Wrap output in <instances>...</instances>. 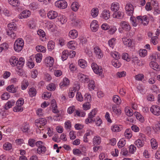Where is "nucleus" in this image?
<instances>
[{
	"label": "nucleus",
	"instance_id": "nucleus-28",
	"mask_svg": "<svg viewBox=\"0 0 160 160\" xmlns=\"http://www.w3.org/2000/svg\"><path fill=\"white\" fill-rule=\"evenodd\" d=\"M8 28L9 29V30L12 31V30L16 31L17 28V26L16 23L14 22H12L8 24Z\"/></svg>",
	"mask_w": 160,
	"mask_h": 160
},
{
	"label": "nucleus",
	"instance_id": "nucleus-33",
	"mask_svg": "<svg viewBox=\"0 0 160 160\" xmlns=\"http://www.w3.org/2000/svg\"><path fill=\"white\" fill-rule=\"evenodd\" d=\"M134 115L136 116L137 119L139 120L141 122H143L144 119L143 117L140 114L137 112H135L134 113Z\"/></svg>",
	"mask_w": 160,
	"mask_h": 160
},
{
	"label": "nucleus",
	"instance_id": "nucleus-44",
	"mask_svg": "<svg viewBox=\"0 0 160 160\" xmlns=\"http://www.w3.org/2000/svg\"><path fill=\"white\" fill-rule=\"evenodd\" d=\"M12 148V144L8 142L5 143L3 145V149L7 151L10 150Z\"/></svg>",
	"mask_w": 160,
	"mask_h": 160
},
{
	"label": "nucleus",
	"instance_id": "nucleus-16",
	"mask_svg": "<svg viewBox=\"0 0 160 160\" xmlns=\"http://www.w3.org/2000/svg\"><path fill=\"white\" fill-rule=\"evenodd\" d=\"M90 27L92 31L95 32L97 31L98 28L97 21L96 20L93 21L91 24Z\"/></svg>",
	"mask_w": 160,
	"mask_h": 160
},
{
	"label": "nucleus",
	"instance_id": "nucleus-26",
	"mask_svg": "<svg viewBox=\"0 0 160 160\" xmlns=\"http://www.w3.org/2000/svg\"><path fill=\"white\" fill-rule=\"evenodd\" d=\"M122 41L124 45L127 47H130L132 44V41L129 38L124 37L122 38Z\"/></svg>",
	"mask_w": 160,
	"mask_h": 160
},
{
	"label": "nucleus",
	"instance_id": "nucleus-34",
	"mask_svg": "<svg viewBox=\"0 0 160 160\" xmlns=\"http://www.w3.org/2000/svg\"><path fill=\"white\" fill-rule=\"evenodd\" d=\"M98 12L99 10L97 8H93L91 12V15L93 18H95L98 15Z\"/></svg>",
	"mask_w": 160,
	"mask_h": 160
},
{
	"label": "nucleus",
	"instance_id": "nucleus-56",
	"mask_svg": "<svg viewBox=\"0 0 160 160\" xmlns=\"http://www.w3.org/2000/svg\"><path fill=\"white\" fill-rule=\"evenodd\" d=\"M125 112L128 116L130 117L133 115V112L132 110L129 109L128 107H126L125 109Z\"/></svg>",
	"mask_w": 160,
	"mask_h": 160
},
{
	"label": "nucleus",
	"instance_id": "nucleus-17",
	"mask_svg": "<svg viewBox=\"0 0 160 160\" xmlns=\"http://www.w3.org/2000/svg\"><path fill=\"white\" fill-rule=\"evenodd\" d=\"M119 4L117 2H113L112 3L111 5V9L112 11L116 12L118 11L120 8Z\"/></svg>",
	"mask_w": 160,
	"mask_h": 160
},
{
	"label": "nucleus",
	"instance_id": "nucleus-39",
	"mask_svg": "<svg viewBox=\"0 0 160 160\" xmlns=\"http://www.w3.org/2000/svg\"><path fill=\"white\" fill-rule=\"evenodd\" d=\"M7 90L9 92L14 93L16 92L17 89L13 84L9 85L7 88Z\"/></svg>",
	"mask_w": 160,
	"mask_h": 160
},
{
	"label": "nucleus",
	"instance_id": "nucleus-7",
	"mask_svg": "<svg viewBox=\"0 0 160 160\" xmlns=\"http://www.w3.org/2000/svg\"><path fill=\"white\" fill-rule=\"evenodd\" d=\"M150 111L156 116L160 115V107L158 105H152L150 108Z\"/></svg>",
	"mask_w": 160,
	"mask_h": 160
},
{
	"label": "nucleus",
	"instance_id": "nucleus-57",
	"mask_svg": "<svg viewBox=\"0 0 160 160\" xmlns=\"http://www.w3.org/2000/svg\"><path fill=\"white\" fill-rule=\"evenodd\" d=\"M7 34L13 39H14L16 38V35L15 33L13 32L12 31L10 30H8L7 31Z\"/></svg>",
	"mask_w": 160,
	"mask_h": 160
},
{
	"label": "nucleus",
	"instance_id": "nucleus-13",
	"mask_svg": "<svg viewBox=\"0 0 160 160\" xmlns=\"http://www.w3.org/2000/svg\"><path fill=\"white\" fill-rule=\"evenodd\" d=\"M31 15V12L29 10H24L23 11L19 16L20 19L26 18L30 16Z\"/></svg>",
	"mask_w": 160,
	"mask_h": 160
},
{
	"label": "nucleus",
	"instance_id": "nucleus-5",
	"mask_svg": "<svg viewBox=\"0 0 160 160\" xmlns=\"http://www.w3.org/2000/svg\"><path fill=\"white\" fill-rule=\"evenodd\" d=\"M119 25L122 29V32L123 31H129L131 28L130 25L128 23L125 21H122L119 23Z\"/></svg>",
	"mask_w": 160,
	"mask_h": 160
},
{
	"label": "nucleus",
	"instance_id": "nucleus-23",
	"mask_svg": "<svg viewBox=\"0 0 160 160\" xmlns=\"http://www.w3.org/2000/svg\"><path fill=\"white\" fill-rule=\"evenodd\" d=\"M69 84V81L68 78H64L62 82L60 84V87L61 88H62L63 87H67Z\"/></svg>",
	"mask_w": 160,
	"mask_h": 160
},
{
	"label": "nucleus",
	"instance_id": "nucleus-31",
	"mask_svg": "<svg viewBox=\"0 0 160 160\" xmlns=\"http://www.w3.org/2000/svg\"><path fill=\"white\" fill-rule=\"evenodd\" d=\"M101 142L100 137L98 136H95L93 139L92 142L94 145H98L100 144Z\"/></svg>",
	"mask_w": 160,
	"mask_h": 160
},
{
	"label": "nucleus",
	"instance_id": "nucleus-64",
	"mask_svg": "<svg viewBox=\"0 0 160 160\" xmlns=\"http://www.w3.org/2000/svg\"><path fill=\"white\" fill-rule=\"evenodd\" d=\"M116 39L115 38H112L108 41V44L109 46L113 48L114 46L115 43V41Z\"/></svg>",
	"mask_w": 160,
	"mask_h": 160
},
{
	"label": "nucleus",
	"instance_id": "nucleus-36",
	"mask_svg": "<svg viewBox=\"0 0 160 160\" xmlns=\"http://www.w3.org/2000/svg\"><path fill=\"white\" fill-rule=\"evenodd\" d=\"M80 6L77 2H74L71 5V8L72 11L76 12L79 8Z\"/></svg>",
	"mask_w": 160,
	"mask_h": 160
},
{
	"label": "nucleus",
	"instance_id": "nucleus-48",
	"mask_svg": "<svg viewBox=\"0 0 160 160\" xmlns=\"http://www.w3.org/2000/svg\"><path fill=\"white\" fill-rule=\"evenodd\" d=\"M124 135L128 138H131L132 135L131 130L130 129H127L124 132Z\"/></svg>",
	"mask_w": 160,
	"mask_h": 160
},
{
	"label": "nucleus",
	"instance_id": "nucleus-12",
	"mask_svg": "<svg viewBox=\"0 0 160 160\" xmlns=\"http://www.w3.org/2000/svg\"><path fill=\"white\" fill-rule=\"evenodd\" d=\"M54 59L51 57L46 58L45 60V64L48 67H52L54 63Z\"/></svg>",
	"mask_w": 160,
	"mask_h": 160
},
{
	"label": "nucleus",
	"instance_id": "nucleus-29",
	"mask_svg": "<svg viewBox=\"0 0 160 160\" xmlns=\"http://www.w3.org/2000/svg\"><path fill=\"white\" fill-rule=\"evenodd\" d=\"M18 58L15 56L12 57L9 59V62L11 65L12 67L16 66Z\"/></svg>",
	"mask_w": 160,
	"mask_h": 160
},
{
	"label": "nucleus",
	"instance_id": "nucleus-38",
	"mask_svg": "<svg viewBox=\"0 0 160 160\" xmlns=\"http://www.w3.org/2000/svg\"><path fill=\"white\" fill-rule=\"evenodd\" d=\"M67 46L68 48L74 49L75 48L76 44V42L74 41H69L67 44Z\"/></svg>",
	"mask_w": 160,
	"mask_h": 160
},
{
	"label": "nucleus",
	"instance_id": "nucleus-42",
	"mask_svg": "<svg viewBox=\"0 0 160 160\" xmlns=\"http://www.w3.org/2000/svg\"><path fill=\"white\" fill-rule=\"evenodd\" d=\"M15 102L13 101H9L5 104L4 108L5 109L7 110L11 108L12 106L14 105Z\"/></svg>",
	"mask_w": 160,
	"mask_h": 160
},
{
	"label": "nucleus",
	"instance_id": "nucleus-40",
	"mask_svg": "<svg viewBox=\"0 0 160 160\" xmlns=\"http://www.w3.org/2000/svg\"><path fill=\"white\" fill-rule=\"evenodd\" d=\"M110 55L112 57L115 59L114 60L118 59L120 58L119 53L116 51L111 52H110Z\"/></svg>",
	"mask_w": 160,
	"mask_h": 160
},
{
	"label": "nucleus",
	"instance_id": "nucleus-20",
	"mask_svg": "<svg viewBox=\"0 0 160 160\" xmlns=\"http://www.w3.org/2000/svg\"><path fill=\"white\" fill-rule=\"evenodd\" d=\"M150 67L154 70L156 71L160 70V65H158L157 62L154 61H151L150 63Z\"/></svg>",
	"mask_w": 160,
	"mask_h": 160
},
{
	"label": "nucleus",
	"instance_id": "nucleus-35",
	"mask_svg": "<svg viewBox=\"0 0 160 160\" xmlns=\"http://www.w3.org/2000/svg\"><path fill=\"white\" fill-rule=\"evenodd\" d=\"M98 112V110L97 108H94L92 109L90 112L88 114V116L89 118H93Z\"/></svg>",
	"mask_w": 160,
	"mask_h": 160
},
{
	"label": "nucleus",
	"instance_id": "nucleus-62",
	"mask_svg": "<svg viewBox=\"0 0 160 160\" xmlns=\"http://www.w3.org/2000/svg\"><path fill=\"white\" fill-rule=\"evenodd\" d=\"M68 51L67 50H65L63 51L62 55V60H65L67 59L68 57Z\"/></svg>",
	"mask_w": 160,
	"mask_h": 160
},
{
	"label": "nucleus",
	"instance_id": "nucleus-3",
	"mask_svg": "<svg viewBox=\"0 0 160 160\" xmlns=\"http://www.w3.org/2000/svg\"><path fill=\"white\" fill-rule=\"evenodd\" d=\"M47 123V121L44 118H40L36 119L35 121V125L42 130L43 129V127Z\"/></svg>",
	"mask_w": 160,
	"mask_h": 160
},
{
	"label": "nucleus",
	"instance_id": "nucleus-10",
	"mask_svg": "<svg viewBox=\"0 0 160 160\" xmlns=\"http://www.w3.org/2000/svg\"><path fill=\"white\" fill-rule=\"evenodd\" d=\"M78 78L79 80L82 82L87 83L89 81L88 76L81 73L78 74Z\"/></svg>",
	"mask_w": 160,
	"mask_h": 160
},
{
	"label": "nucleus",
	"instance_id": "nucleus-63",
	"mask_svg": "<svg viewBox=\"0 0 160 160\" xmlns=\"http://www.w3.org/2000/svg\"><path fill=\"white\" fill-rule=\"evenodd\" d=\"M47 28L52 31L54 29L55 25L50 22H48L46 23Z\"/></svg>",
	"mask_w": 160,
	"mask_h": 160
},
{
	"label": "nucleus",
	"instance_id": "nucleus-55",
	"mask_svg": "<svg viewBox=\"0 0 160 160\" xmlns=\"http://www.w3.org/2000/svg\"><path fill=\"white\" fill-rule=\"evenodd\" d=\"M139 54L140 57H144L147 54V51L145 49H140L139 50Z\"/></svg>",
	"mask_w": 160,
	"mask_h": 160
},
{
	"label": "nucleus",
	"instance_id": "nucleus-50",
	"mask_svg": "<svg viewBox=\"0 0 160 160\" xmlns=\"http://www.w3.org/2000/svg\"><path fill=\"white\" fill-rule=\"evenodd\" d=\"M89 83L88 84V88L90 90H92L94 89L95 85L94 82L92 80L89 81Z\"/></svg>",
	"mask_w": 160,
	"mask_h": 160
},
{
	"label": "nucleus",
	"instance_id": "nucleus-61",
	"mask_svg": "<svg viewBox=\"0 0 160 160\" xmlns=\"http://www.w3.org/2000/svg\"><path fill=\"white\" fill-rule=\"evenodd\" d=\"M28 82L26 80H24L21 83V89L22 90L26 89L28 85Z\"/></svg>",
	"mask_w": 160,
	"mask_h": 160
},
{
	"label": "nucleus",
	"instance_id": "nucleus-46",
	"mask_svg": "<svg viewBox=\"0 0 160 160\" xmlns=\"http://www.w3.org/2000/svg\"><path fill=\"white\" fill-rule=\"evenodd\" d=\"M36 50L38 52L44 53L46 52V48L41 45L37 46L36 47Z\"/></svg>",
	"mask_w": 160,
	"mask_h": 160
},
{
	"label": "nucleus",
	"instance_id": "nucleus-32",
	"mask_svg": "<svg viewBox=\"0 0 160 160\" xmlns=\"http://www.w3.org/2000/svg\"><path fill=\"white\" fill-rule=\"evenodd\" d=\"M8 1L9 3L13 7H18L20 4L19 0H8Z\"/></svg>",
	"mask_w": 160,
	"mask_h": 160
},
{
	"label": "nucleus",
	"instance_id": "nucleus-18",
	"mask_svg": "<svg viewBox=\"0 0 160 160\" xmlns=\"http://www.w3.org/2000/svg\"><path fill=\"white\" fill-rule=\"evenodd\" d=\"M112 113L114 115H117L118 116L120 115L121 113V111L120 109H118L115 105L113 106L112 108Z\"/></svg>",
	"mask_w": 160,
	"mask_h": 160
},
{
	"label": "nucleus",
	"instance_id": "nucleus-19",
	"mask_svg": "<svg viewBox=\"0 0 160 160\" xmlns=\"http://www.w3.org/2000/svg\"><path fill=\"white\" fill-rule=\"evenodd\" d=\"M130 16V20L132 25L133 27H136L138 24L139 23V22L138 21L137 19V17L136 18L135 17L133 16V15Z\"/></svg>",
	"mask_w": 160,
	"mask_h": 160
},
{
	"label": "nucleus",
	"instance_id": "nucleus-24",
	"mask_svg": "<svg viewBox=\"0 0 160 160\" xmlns=\"http://www.w3.org/2000/svg\"><path fill=\"white\" fill-rule=\"evenodd\" d=\"M24 59L23 58H20L19 61L18 60L16 66L17 68L20 69L24 64Z\"/></svg>",
	"mask_w": 160,
	"mask_h": 160
},
{
	"label": "nucleus",
	"instance_id": "nucleus-52",
	"mask_svg": "<svg viewBox=\"0 0 160 160\" xmlns=\"http://www.w3.org/2000/svg\"><path fill=\"white\" fill-rule=\"evenodd\" d=\"M112 99L113 102L118 104H120L121 102V100L119 97L117 95H114Z\"/></svg>",
	"mask_w": 160,
	"mask_h": 160
},
{
	"label": "nucleus",
	"instance_id": "nucleus-9",
	"mask_svg": "<svg viewBox=\"0 0 160 160\" xmlns=\"http://www.w3.org/2000/svg\"><path fill=\"white\" fill-rule=\"evenodd\" d=\"M137 19L139 22V23H142L144 25H147L149 22V19L146 15L139 16L137 17Z\"/></svg>",
	"mask_w": 160,
	"mask_h": 160
},
{
	"label": "nucleus",
	"instance_id": "nucleus-2",
	"mask_svg": "<svg viewBox=\"0 0 160 160\" xmlns=\"http://www.w3.org/2000/svg\"><path fill=\"white\" fill-rule=\"evenodd\" d=\"M24 44L23 40L21 38L17 39L14 44V49L17 52H19L22 49Z\"/></svg>",
	"mask_w": 160,
	"mask_h": 160
},
{
	"label": "nucleus",
	"instance_id": "nucleus-43",
	"mask_svg": "<svg viewBox=\"0 0 160 160\" xmlns=\"http://www.w3.org/2000/svg\"><path fill=\"white\" fill-rule=\"evenodd\" d=\"M153 13L155 15H157L160 14V8L158 5H155L153 6Z\"/></svg>",
	"mask_w": 160,
	"mask_h": 160
},
{
	"label": "nucleus",
	"instance_id": "nucleus-30",
	"mask_svg": "<svg viewBox=\"0 0 160 160\" xmlns=\"http://www.w3.org/2000/svg\"><path fill=\"white\" fill-rule=\"evenodd\" d=\"M58 19L62 24H64L67 21L66 18L62 15H59L58 18Z\"/></svg>",
	"mask_w": 160,
	"mask_h": 160
},
{
	"label": "nucleus",
	"instance_id": "nucleus-41",
	"mask_svg": "<svg viewBox=\"0 0 160 160\" xmlns=\"http://www.w3.org/2000/svg\"><path fill=\"white\" fill-rule=\"evenodd\" d=\"M134 143L138 148H139L142 147L143 146L144 142L143 141L138 139L135 141Z\"/></svg>",
	"mask_w": 160,
	"mask_h": 160
},
{
	"label": "nucleus",
	"instance_id": "nucleus-53",
	"mask_svg": "<svg viewBox=\"0 0 160 160\" xmlns=\"http://www.w3.org/2000/svg\"><path fill=\"white\" fill-rule=\"evenodd\" d=\"M126 143L125 140L122 139L119 141L118 143V145L119 148H122L125 146Z\"/></svg>",
	"mask_w": 160,
	"mask_h": 160
},
{
	"label": "nucleus",
	"instance_id": "nucleus-47",
	"mask_svg": "<svg viewBox=\"0 0 160 160\" xmlns=\"http://www.w3.org/2000/svg\"><path fill=\"white\" fill-rule=\"evenodd\" d=\"M48 49L52 51L54 48V42L52 41H49L48 44Z\"/></svg>",
	"mask_w": 160,
	"mask_h": 160
},
{
	"label": "nucleus",
	"instance_id": "nucleus-51",
	"mask_svg": "<svg viewBox=\"0 0 160 160\" xmlns=\"http://www.w3.org/2000/svg\"><path fill=\"white\" fill-rule=\"evenodd\" d=\"M159 39L157 36L152 37L151 39V42L153 45H156L158 43Z\"/></svg>",
	"mask_w": 160,
	"mask_h": 160
},
{
	"label": "nucleus",
	"instance_id": "nucleus-1",
	"mask_svg": "<svg viewBox=\"0 0 160 160\" xmlns=\"http://www.w3.org/2000/svg\"><path fill=\"white\" fill-rule=\"evenodd\" d=\"M35 145L37 147V152L39 155L44 154L47 151L45 143L42 141H38L36 142Z\"/></svg>",
	"mask_w": 160,
	"mask_h": 160
},
{
	"label": "nucleus",
	"instance_id": "nucleus-4",
	"mask_svg": "<svg viewBox=\"0 0 160 160\" xmlns=\"http://www.w3.org/2000/svg\"><path fill=\"white\" fill-rule=\"evenodd\" d=\"M91 67L95 73L99 74L100 76L102 75L103 70L102 67L98 66L96 63L93 62L91 64Z\"/></svg>",
	"mask_w": 160,
	"mask_h": 160
},
{
	"label": "nucleus",
	"instance_id": "nucleus-11",
	"mask_svg": "<svg viewBox=\"0 0 160 160\" xmlns=\"http://www.w3.org/2000/svg\"><path fill=\"white\" fill-rule=\"evenodd\" d=\"M94 52L96 57L98 59H100L103 57V52L100 48L96 47L94 48Z\"/></svg>",
	"mask_w": 160,
	"mask_h": 160
},
{
	"label": "nucleus",
	"instance_id": "nucleus-58",
	"mask_svg": "<svg viewBox=\"0 0 160 160\" xmlns=\"http://www.w3.org/2000/svg\"><path fill=\"white\" fill-rule=\"evenodd\" d=\"M122 58L126 61L127 62H129L130 60V58L128 54L126 53H123L122 55Z\"/></svg>",
	"mask_w": 160,
	"mask_h": 160
},
{
	"label": "nucleus",
	"instance_id": "nucleus-45",
	"mask_svg": "<svg viewBox=\"0 0 160 160\" xmlns=\"http://www.w3.org/2000/svg\"><path fill=\"white\" fill-rule=\"evenodd\" d=\"M28 93L30 97H33L36 95L37 93V91L34 88L32 87L29 89Z\"/></svg>",
	"mask_w": 160,
	"mask_h": 160
},
{
	"label": "nucleus",
	"instance_id": "nucleus-15",
	"mask_svg": "<svg viewBox=\"0 0 160 160\" xmlns=\"http://www.w3.org/2000/svg\"><path fill=\"white\" fill-rule=\"evenodd\" d=\"M48 17L51 19H54L58 16V13L55 11H50L47 14Z\"/></svg>",
	"mask_w": 160,
	"mask_h": 160
},
{
	"label": "nucleus",
	"instance_id": "nucleus-27",
	"mask_svg": "<svg viewBox=\"0 0 160 160\" xmlns=\"http://www.w3.org/2000/svg\"><path fill=\"white\" fill-rule=\"evenodd\" d=\"M151 145L153 149H156L158 147V143L156 140L154 138H152L150 140Z\"/></svg>",
	"mask_w": 160,
	"mask_h": 160
},
{
	"label": "nucleus",
	"instance_id": "nucleus-21",
	"mask_svg": "<svg viewBox=\"0 0 160 160\" xmlns=\"http://www.w3.org/2000/svg\"><path fill=\"white\" fill-rule=\"evenodd\" d=\"M112 16L114 18L121 19L123 18V14L121 12L116 11L114 12L112 15Z\"/></svg>",
	"mask_w": 160,
	"mask_h": 160
},
{
	"label": "nucleus",
	"instance_id": "nucleus-59",
	"mask_svg": "<svg viewBox=\"0 0 160 160\" xmlns=\"http://www.w3.org/2000/svg\"><path fill=\"white\" fill-rule=\"evenodd\" d=\"M21 129L22 131L23 132H26L28 131L29 129L28 125L26 123H24L22 125Z\"/></svg>",
	"mask_w": 160,
	"mask_h": 160
},
{
	"label": "nucleus",
	"instance_id": "nucleus-14",
	"mask_svg": "<svg viewBox=\"0 0 160 160\" xmlns=\"http://www.w3.org/2000/svg\"><path fill=\"white\" fill-rule=\"evenodd\" d=\"M110 16V14L109 11L107 10H104L101 14V17L102 18L106 20L108 19Z\"/></svg>",
	"mask_w": 160,
	"mask_h": 160
},
{
	"label": "nucleus",
	"instance_id": "nucleus-25",
	"mask_svg": "<svg viewBox=\"0 0 160 160\" xmlns=\"http://www.w3.org/2000/svg\"><path fill=\"white\" fill-rule=\"evenodd\" d=\"M78 63L79 66L83 68H85L87 66V62L85 60L82 59H81L78 60Z\"/></svg>",
	"mask_w": 160,
	"mask_h": 160
},
{
	"label": "nucleus",
	"instance_id": "nucleus-22",
	"mask_svg": "<svg viewBox=\"0 0 160 160\" xmlns=\"http://www.w3.org/2000/svg\"><path fill=\"white\" fill-rule=\"evenodd\" d=\"M78 34L77 31L75 29L70 30L69 32V36L72 39L76 38L78 37Z\"/></svg>",
	"mask_w": 160,
	"mask_h": 160
},
{
	"label": "nucleus",
	"instance_id": "nucleus-54",
	"mask_svg": "<svg viewBox=\"0 0 160 160\" xmlns=\"http://www.w3.org/2000/svg\"><path fill=\"white\" fill-rule=\"evenodd\" d=\"M42 54L41 53L37 54L35 56L36 62L37 63H40L42 59Z\"/></svg>",
	"mask_w": 160,
	"mask_h": 160
},
{
	"label": "nucleus",
	"instance_id": "nucleus-49",
	"mask_svg": "<svg viewBox=\"0 0 160 160\" xmlns=\"http://www.w3.org/2000/svg\"><path fill=\"white\" fill-rule=\"evenodd\" d=\"M112 64L114 67L117 68H119L121 64L118 59L113 60L112 61Z\"/></svg>",
	"mask_w": 160,
	"mask_h": 160
},
{
	"label": "nucleus",
	"instance_id": "nucleus-6",
	"mask_svg": "<svg viewBox=\"0 0 160 160\" xmlns=\"http://www.w3.org/2000/svg\"><path fill=\"white\" fill-rule=\"evenodd\" d=\"M55 5L58 8L63 9L67 8V3L64 0H59L55 2Z\"/></svg>",
	"mask_w": 160,
	"mask_h": 160
},
{
	"label": "nucleus",
	"instance_id": "nucleus-60",
	"mask_svg": "<svg viewBox=\"0 0 160 160\" xmlns=\"http://www.w3.org/2000/svg\"><path fill=\"white\" fill-rule=\"evenodd\" d=\"M144 78V75L143 74L139 73L135 76V79L137 81H141Z\"/></svg>",
	"mask_w": 160,
	"mask_h": 160
},
{
	"label": "nucleus",
	"instance_id": "nucleus-8",
	"mask_svg": "<svg viewBox=\"0 0 160 160\" xmlns=\"http://www.w3.org/2000/svg\"><path fill=\"white\" fill-rule=\"evenodd\" d=\"M125 10L126 14L128 16H132L133 15L134 12V7L130 3L127 4Z\"/></svg>",
	"mask_w": 160,
	"mask_h": 160
},
{
	"label": "nucleus",
	"instance_id": "nucleus-37",
	"mask_svg": "<svg viewBox=\"0 0 160 160\" xmlns=\"http://www.w3.org/2000/svg\"><path fill=\"white\" fill-rule=\"evenodd\" d=\"M120 126L115 124L112 126L111 129L112 132H118L121 130V127H120Z\"/></svg>",
	"mask_w": 160,
	"mask_h": 160
}]
</instances>
